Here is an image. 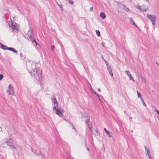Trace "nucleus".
Instances as JSON below:
<instances>
[{
	"label": "nucleus",
	"mask_w": 159,
	"mask_h": 159,
	"mask_svg": "<svg viewBox=\"0 0 159 159\" xmlns=\"http://www.w3.org/2000/svg\"><path fill=\"white\" fill-rule=\"evenodd\" d=\"M89 117L88 116L87 113H85L83 115V120L85 122L87 125L89 127L91 132L92 131V126L91 123L89 121Z\"/></svg>",
	"instance_id": "nucleus-1"
},
{
	"label": "nucleus",
	"mask_w": 159,
	"mask_h": 159,
	"mask_svg": "<svg viewBox=\"0 0 159 159\" xmlns=\"http://www.w3.org/2000/svg\"><path fill=\"white\" fill-rule=\"evenodd\" d=\"M5 142L12 149H16V147L14 145V140L11 138H7L5 140Z\"/></svg>",
	"instance_id": "nucleus-2"
},
{
	"label": "nucleus",
	"mask_w": 159,
	"mask_h": 159,
	"mask_svg": "<svg viewBox=\"0 0 159 159\" xmlns=\"http://www.w3.org/2000/svg\"><path fill=\"white\" fill-rule=\"evenodd\" d=\"M52 102L54 103V106L53 109L56 111V114L60 116H62L63 114L61 111L60 109L59 108H56V107L58 105V103L57 100H52Z\"/></svg>",
	"instance_id": "nucleus-3"
},
{
	"label": "nucleus",
	"mask_w": 159,
	"mask_h": 159,
	"mask_svg": "<svg viewBox=\"0 0 159 159\" xmlns=\"http://www.w3.org/2000/svg\"><path fill=\"white\" fill-rule=\"evenodd\" d=\"M0 48L3 50H8L12 51L14 52H17V51L13 48H8L7 47L3 45L0 43Z\"/></svg>",
	"instance_id": "nucleus-4"
},
{
	"label": "nucleus",
	"mask_w": 159,
	"mask_h": 159,
	"mask_svg": "<svg viewBox=\"0 0 159 159\" xmlns=\"http://www.w3.org/2000/svg\"><path fill=\"white\" fill-rule=\"evenodd\" d=\"M147 16L149 19H150L151 20L153 25L154 26L155 25V22L156 20V17L153 15L149 14L147 15Z\"/></svg>",
	"instance_id": "nucleus-5"
},
{
	"label": "nucleus",
	"mask_w": 159,
	"mask_h": 159,
	"mask_svg": "<svg viewBox=\"0 0 159 159\" xmlns=\"http://www.w3.org/2000/svg\"><path fill=\"white\" fill-rule=\"evenodd\" d=\"M144 148L146 152V154L147 156H148L149 159H153L152 156L150 155V152L149 150L147 148V147L145 146Z\"/></svg>",
	"instance_id": "nucleus-6"
},
{
	"label": "nucleus",
	"mask_w": 159,
	"mask_h": 159,
	"mask_svg": "<svg viewBox=\"0 0 159 159\" xmlns=\"http://www.w3.org/2000/svg\"><path fill=\"white\" fill-rule=\"evenodd\" d=\"M8 92L9 94L14 95L15 93L14 91V89L12 86L9 85L8 87Z\"/></svg>",
	"instance_id": "nucleus-7"
},
{
	"label": "nucleus",
	"mask_w": 159,
	"mask_h": 159,
	"mask_svg": "<svg viewBox=\"0 0 159 159\" xmlns=\"http://www.w3.org/2000/svg\"><path fill=\"white\" fill-rule=\"evenodd\" d=\"M12 27L15 30H18L19 29V27L18 25L14 22H11Z\"/></svg>",
	"instance_id": "nucleus-8"
},
{
	"label": "nucleus",
	"mask_w": 159,
	"mask_h": 159,
	"mask_svg": "<svg viewBox=\"0 0 159 159\" xmlns=\"http://www.w3.org/2000/svg\"><path fill=\"white\" fill-rule=\"evenodd\" d=\"M32 30H30L28 32L27 35L28 37L30 40H32L33 39L32 38Z\"/></svg>",
	"instance_id": "nucleus-9"
},
{
	"label": "nucleus",
	"mask_w": 159,
	"mask_h": 159,
	"mask_svg": "<svg viewBox=\"0 0 159 159\" xmlns=\"http://www.w3.org/2000/svg\"><path fill=\"white\" fill-rule=\"evenodd\" d=\"M125 73L129 77L130 80H132L134 82V79L133 77L131 75V74H129V72L128 71H125Z\"/></svg>",
	"instance_id": "nucleus-10"
},
{
	"label": "nucleus",
	"mask_w": 159,
	"mask_h": 159,
	"mask_svg": "<svg viewBox=\"0 0 159 159\" xmlns=\"http://www.w3.org/2000/svg\"><path fill=\"white\" fill-rule=\"evenodd\" d=\"M104 130H105L106 133L109 135L110 137H111L112 136V135L111 134L112 133L111 132H110L109 131L107 130L106 128H104Z\"/></svg>",
	"instance_id": "nucleus-11"
},
{
	"label": "nucleus",
	"mask_w": 159,
	"mask_h": 159,
	"mask_svg": "<svg viewBox=\"0 0 159 159\" xmlns=\"http://www.w3.org/2000/svg\"><path fill=\"white\" fill-rule=\"evenodd\" d=\"M140 10L143 11H145L146 10H147V8H144V7L143 6H139Z\"/></svg>",
	"instance_id": "nucleus-12"
},
{
	"label": "nucleus",
	"mask_w": 159,
	"mask_h": 159,
	"mask_svg": "<svg viewBox=\"0 0 159 159\" xmlns=\"http://www.w3.org/2000/svg\"><path fill=\"white\" fill-rule=\"evenodd\" d=\"M100 16L102 19H104L106 17L105 14L103 12H101L100 14Z\"/></svg>",
	"instance_id": "nucleus-13"
},
{
	"label": "nucleus",
	"mask_w": 159,
	"mask_h": 159,
	"mask_svg": "<svg viewBox=\"0 0 159 159\" xmlns=\"http://www.w3.org/2000/svg\"><path fill=\"white\" fill-rule=\"evenodd\" d=\"M130 21H131L132 22L133 25H135L136 26V27H137V26L136 25L135 23L134 22V20L132 18H131L130 19Z\"/></svg>",
	"instance_id": "nucleus-14"
},
{
	"label": "nucleus",
	"mask_w": 159,
	"mask_h": 159,
	"mask_svg": "<svg viewBox=\"0 0 159 159\" xmlns=\"http://www.w3.org/2000/svg\"><path fill=\"white\" fill-rule=\"evenodd\" d=\"M109 71L110 75H111V76H113V73L112 72V69L111 68H109Z\"/></svg>",
	"instance_id": "nucleus-15"
},
{
	"label": "nucleus",
	"mask_w": 159,
	"mask_h": 159,
	"mask_svg": "<svg viewBox=\"0 0 159 159\" xmlns=\"http://www.w3.org/2000/svg\"><path fill=\"white\" fill-rule=\"evenodd\" d=\"M142 82L143 83H146V80L143 77H141Z\"/></svg>",
	"instance_id": "nucleus-16"
},
{
	"label": "nucleus",
	"mask_w": 159,
	"mask_h": 159,
	"mask_svg": "<svg viewBox=\"0 0 159 159\" xmlns=\"http://www.w3.org/2000/svg\"><path fill=\"white\" fill-rule=\"evenodd\" d=\"M96 32L98 36H100V33L99 30H96Z\"/></svg>",
	"instance_id": "nucleus-17"
},
{
	"label": "nucleus",
	"mask_w": 159,
	"mask_h": 159,
	"mask_svg": "<svg viewBox=\"0 0 159 159\" xmlns=\"http://www.w3.org/2000/svg\"><path fill=\"white\" fill-rule=\"evenodd\" d=\"M137 93L138 94V96L139 98H142V97L141 94L138 91H137Z\"/></svg>",
	"instance_id": "nucleus-18"
},
{
	"label": "nucleus",
	"mask_w": 159,
	"mask_h": 159,
	"mask_svg": "<svg viewBox=\"0 0 159 159\" xmlns=\"http://www.w3.org/2000/svg\"><path fill=\"white\" fill-rule=\"evenodd\" d=\"M154 110L155 112H156V113H157V114L159 115V110H157V109H155Z\"/></svg>",
	"instance_id": "nucleus-19"
},
{
	"label": "nucleus",
	"mask_w": 159,
	"mask_h": 159,
	"mask_svg": "<svg viewBox=\"0 0 159 159\" xmlns=\"http://www.w3.org/2000/svg\"><path fill=\"white\" fill-rule=\"evenodd\" d=\"M142 102L143 104V105L144 106H146V104L145 103V102L144 101V100H142Z\"/></svg>",
	"instance_id": "nucleus-20"
},
{
	"label": "nucleus",
	"mask_w": 159,
	"mask_h": 159,
	"mask_svg": "<svg viewBox=\"0 0 159 159\" xmlns=\"http://www.w3.org/2000/svg\"><path fill=\"white\" fill-rule=\"evenodd\" d=\"M3 76L2 75H0V80H1L3 78Z\"/></svg>",
	"instance_id": "nucleus-21"
},
{
	"label": "nucleus",
	"mask_w": 159,
	"mask_h": 159,
	"mask_svg": "<svg viewBox=\"0 0 159 159\" xmlns=\"http://www.w3.org/2000/svg\"><path fill=\"white\" fill-rule=\"evenodd\" d=\"M69 3H70L72 4L73 3V2L72 1V0H69Z\"/></svg>",
	"instance_id": "nucleus-22"
},
{
	"label": "nucleus",
	"mask_w": 159,
	"mask_h": 159,
	"mask_svg": "<svg viewBox=\"0 0 159 159\" xmlns=\"http://www.w3.org/2000/svg\"><path fill=\"white\" fill-rule=\"evenodd\" d=\"M31 40V41H34L35 42V43H36V45H37V43L36 41L35 40Z\"/></svg>",
	"instance_id": "nucleus-23"
},
{
	"label": "nucleus",
	"mask_w": 159,
	"mask_h": 159,
	"mask_svg": "<svg viewBox=\"0 0 159 159\" xmlns=\"http://www.w3.org/2000/svg\"><path fill=\"white\" fill-rule=\"evenodd\" d=\"M55 47L54 46H52L51 47V49H52V50H53L54 48Z\"/></svg>",
	"instance_id": "nucleus-24"
},
{
	"label": "nucleus",
	"mask_w": 159,
	"mask_h": 159,
	"mask_svg": "<svg viewBox=\"0 0 159 159\" xmlns=\"http://www.w3.org/2000/svg\"><path fill=\"white\" fill-rule=\"evenodd\" d=\"M102 46H103V47H105V43H104L102 42Z\"/></svg>",
	"instance_id": "nucleus-25"
},
{
	"label": "nucleus",
	"mask_w": 159,
	"mask_h": 159,
	"mask_svg": "<svg viewBox=\"0 0 159 159\" xmlns=\"http://www.w3.org/2000/svg\"><path fill=\"white\" fill-rule=\"evenodd\" d=\"M73 128L74 129H75V127H74V126L73 125Z\"/></svg>",
	"instance_id": "nucleus-26"
},
{
	"label": "nucleus",
	"mask_w": 159,
	"mask_h": 159,
	"mask_svg": "<svg viewBox=\"0 0 159 159\" xmlns=\"http://www.w3.org/2000/svg\"><path fill=\"white\" fill-rule=\"evenodd\" d=\"M98 90L99 91H100H100H101V90H100V89H98Z\"/></svg>",
	"instance_id": "nucleus-27"
},
{
	"label": "nucleus",
	"mask_w": 159,
	"mask_h": 159,
	"mask_svg": "<svg viewBox=\"0 0 159 159\" xmlns=\"http://www.w3.org/2000/svg\"><path fill=\"white\" fill-rule=\"evenodd\" d=\"M157 65L158 66H159V63H157Z\"/></svg>",
	"instance_id": "nucleus-28"
},
{
	"label": "nucleus",
	"mask_w": 159,
	"mask_h": 159,
	"mask_svg": "<svg viewBox=\"0 0 159 159\" xmlns=\"http://www.w3.org/2000/svg\"><path fill=\"white\" fill-rule=\"evenodd\" d=\"M87 149L88 151H89V148H87Z\"/></svg>",
	"instance_id": "nucleus-29"
},
{
	"label": "nucleus",
	"mask_w": 159,
	"mask_h": 159,
	"mask_svg": "<svg viewBox=\"0 0 159 159\" xmlns=\"http://www.w3.org/2000/svg\"><path fill=\"white\" fill-rule=\"evenodd\" d=\"M100 100V102H101V100Z\"/></svg>",
	"instance_id": "nucleus-30"
}]
</instances>
